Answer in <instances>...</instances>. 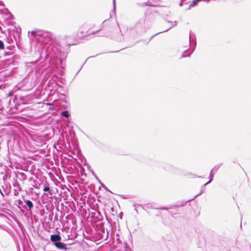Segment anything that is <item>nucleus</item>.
<instances>
[{
    "mask_svg": "<svg viewBox=\"0 0 251 251\" xmlns=\"http://www.w3.org/2000/svg\"><path fill=\"white\" fill-rule=\"evenodd\" d=\"M43 190L45 192L49 191L50 190V188L48 186H46L44 188Z\"/></svg>",
    "mask_w": 251,
    "mask_h": 251,
    "instance_id": "17",
    "label": "nucleus"
},
{
    "mask_svg": "<svg viewBox=\"0 0 251 251\" xmlns=\"http://www.w3.org/2000/svg\"><path fill=\"white\" fill-rule=\"evenodd\" d=\"M205 186H204V188H201V193H200V194H199L197 195L194 197V198H195L196 197H197L198 196H199V195L201 194L203 192L204 190H205Z\"/></svg>",
    "mask_w": 251,
    "mask_h": 251,
    "instance_id": "19",
    "label": "nucleus"
},
{
    "mask_svg": "<svg viewBox=\"0 0 251 251\" xmlns=\"http://www.w3.org/2000/svg\"><path fill=\"white\" fill-rule=\"evenodd\" d=\"M185 56H185V55H182V57H185Z\"/></svg>",
    "mask_w": 251,
    "mask_h": 251,
    "instance_id": "28",
    "label": "nucleus"
},
{
    "mask_svg": "<svg viewBox=\"0 0 251 251\" xmlns=\"http://www.w3.org/2000/svg\"><path fill=\"white\" fill-rule=\"evenodd\" d=\"M214 174H213V173L210 172V175H209V181L208 182H206L205 184H204L202 186V188H204L205 186H206L208 184L210 183L212 181L213 177H214Z\"/></svg>",
    "mask_w": 251,
    "mask_h": 251,
    "instance_id": "8",
    "label": "nucleus"
},
{
    "mask_svg": "<svg viewBox=\"0 0 251 251\" xmlns=\"http://www.w3.org/2000/svg\"><path fill=\"white\" fill-rule=\"evenodd\" d=\"M61 239V236L58 234H52L50 236V240L53 242H58Z\"/></svg>",
    "mask_w": 251,
    "mask_h": 251,
    "instance_id": "5",
    "label": "nucleus"
},
{
    "mask_svg": "<svg viewBox=\"0 0 251 251\" xmlns=\"http://www.w3.org/2000/svg\"><path fill=\"white\" fill-rule=\"evenodd\" d=\"M19 178L22 180H25L26 179V176L24 173H19Z\"/></svg>",
    "mask_w": 251,
    "mask_h": 251,
    "instance_id": "11",
    "label": "nucleus"
},
{
    "mask_svg": "<svg viewBox=\"0 0 251 251\" xmlns=\"http://www.w3.org/2000/svg\"><path fill=\"white\" fill-rule=\"evenodd\" d=\"M22 207L24 208H26V205H22Z\"/></svg>",
    "mask_w": 251,
    "mask_h": 251,
    "instance_id": "25",
    "label": "nucleus"
},
{
    "mask_svg": "<svg viewBox=\"0 0 251 251\" xmlns=\"http://www.w3.org/2000/svg\"><path fill=\"white\" fill-rule=\"evenodd\" d=\"M194 199V198H193V199H191V200H189L188 201H191L193 200Z\"/></svg>",
    "mask_w": 251,
    "mask_h": 251,
    "instance_id": "29",
    "label": "nucleus"
},
{
    "mask_svg": "<svg viewBox=\"0 0 251 251\" xmlns=\"http://www.w3.org/2000/svg\"><path fill=\"white\" fill-rule=\"evenodd\" d=\"M54 245L58 249L64 250H67V248L65 246V244L63 242H55Z\"/></svg>",
    "mask_w": 251,
    "mask_h": 251,
    "instance_id": "3",
    "label": "nucleus"
},
{
    "mask_svg": "<svg viewBox=\"0 0 251 251\" xmlns=\"http://www.w3.org/2000/svg\"><path fill=\"white\" fill-rule=\"evenodd\" d=\"M26 205L28 206L29 210L30 211L33 207V204L30 200H26L25 201Z\"/></svg>",
    "mask_w": 251,
    "mask_h": 251,
    "instance_id": "7",
    "label": "nucleus"
},
{
    "mask_svg": "<svg viewBox=\"0 0 251 251\" xmlns=\"http://www.w3.org/2000/svg\"><path fill=\"white\" fill-rule=\"evenodd\" d=\"M16 202H17L18 205H19V206L23 204V201L21 200H18L16 201Z\"/></svg>",
    "mask_w": 251,
    "mask_h": 251,
    "instance_id": "16",
    "label": "nucleus"
},
{
    "mask_svg": "<svg viewBox=\"0 0 251 251\" xmlns=\"http://www.w3.org/2000/svg\"><path fill=\"white\" fill-rule=\"evenodd\" d=\"M166 22L168 23H169V24H172V25L168 28L167 29V30L164 31H162V32H166V31H168L169 29H171L172 28L175 27V26H176L177 25V22L176 21H175L174 22H172V21H169V20H167ZM160 33H162V32H158V33H157L156 34H159Z\"/></svg>",
    "mask_w": 251,
    "mask_h": 251,
    "instance_id": "6",
    "label": "nucleus"
},
{
    "mask_svg": "<svg viewBox=\"0 0 251 251\" xmlns=\"http://www.w3.org/2000/svg\"><path fill=\"white\" fill-rule=\"evenodd\" d=\"M205 186H204V188H201V193H200V194H199L197 195L194 197V198H195L196 197H197L198 196H199V195L201 194L203 192L204 190H205Z\"/></svg>",
    "mask_w": 251,
    "mask_h": 251,
    "instance_id": "18",
    "label": "nucleus"
},
{
    "mask_svg": "<svg viewBox=\"0 0 251 251\" xmlns=\"http://www.w3.org/2000/svg\"><path fill=\"white\" fill-rule=\"evenodd\" d=\"M0 192L2 194L1 192V190H0Z\"/></svg>",
    "mask_w": 251,
    "mask_h": 251,
    "instance_id": "32",
    "label": "nucleus"
},
{
    "mask_svg": "<svg viewBox=\"0 0 251 251\" xmlns=\"http://www.w3.org/2000/svg\"><path fill=\"white\" fill-rule=\"evenodd\" d=\"M191 31L190 32V35H189V43L190 44L191 42H194V45H195V46H196V40H191L190 38H191Z\"/></svg>",
    "mask_w": 251,
    "mask_h": 251,
    "instance_id": "13",
    "label": "nucleus"
},
{
    "mask_svg": "<svg viewBox=\"0 0 251 251\" xmlns=\"http://www.w3.org/2000/svg\"><path fill=\"white\" fill-rule=\"evenodd\" d=\"M4 48V46L3 42L0 40V50H3Z\"/></svg>",
    "mask_w": 251,
    "mask_h": 251,
    "instance_id": "14",
    "label": "nucleus"
},
{
    "mask_svg": "<svg viewBox=\"0 0 251 251\" xmlns=\"http://www.w3.org/2000/svg\"><path fill=\"white\" fill-rule=\"evenodd\" d=\"M61 115L64 116L66 118H68L70 116L68 111L67 110L62 112Z\"/></svg>",
    "mask_w": 251,
    "mask_h": 251,
    "instance_id": "12",
    "label": "nucleus"
},
{
    "mask_svg": "<svg viewBox=\"0 0 251 251\" xmlns=\"http://www.w3.org/2000/svg\"><path fill=\"white\" fill-rule=\"evenodd\" d=\"M103 234H104L105 235V236L103 235V238L105 237V240L107 239V237H108V232L107 231L106 233H105V232L103 231Z\"/></svg>",
    "mask_w": 251,
    "mask_h": 251,
    "instance_id": "21",
    "label": "nucleus"
},
{
    "mask_svg": "<svg viewBox=\"0 0 251 251\" xmlns=\"http://www.w3.org/2000/svg\"><path fill=\"white\" fill-rule=\"evenodd\" d=\"M103 187L105 189H106V187L104 186V185H103Z\"/></svg>",
    "mask_w": 251,
    "mask_h": 251,
    "instance_id": "31",
    "label": "nucleus"
},
{
    "mask_svg": "<svg viewBox=\"0 0 251 251\" xmlns=\"http://www.w3.org/2000/svg\"><path fill=\"white\" fill-rule=\"evenodd\" d=\"M113 11H115V9H116V2H115V0H113Z\"/></svg>",
    "mask_w": 251,
    "mask_h": 251,
    "instance_id": "20",
    "label": "nucleus"
},
{
    "mask_svg": "<svg viewBox=\"0 0 251 251\" xmlns=\"http://www.w3.org/2000/svg\"><path fill=\"white\" fill-rule=\"evenodd\" d=\"M51 50L52 51L51 54V57L58 58L61 65L62 66L63 58L66 57V54L62 50L61 47L60 46L52 47ZM61 67L62 68V66H61Z\"/></svg>",
    "mask_w": 251,
    "mask_h": 251,
    "instance_id": "1",
    "label": "nucleus"
},
{
    "mask_svg": "<svg viewBox=\"0 0 251 251\" xmlns=\"http://www.w3.org/2000/svg\"><path fill=\"white\" fill-rule=\"evenodd\" d=\"M133 206L135 207V210H136L137 212V209L136 207V204H134Z\"/></svg>",
    "mask_w": 251,
    "mask_h": 251,
    "instance_id": "24",
    "label": "nucleus"
},
{
    "mask_svg": "<svg viewBox=\"0 0 251 251\" xmlns=\"http://www.w3.org/2000/svg\"><path fill=\"white\" fill-rule=\"evenodd\" d=\"M200 1L199 0H194L189 5L188 9H191V7H194L197 5L198 2Z\"/></svg>",
    "mask_w": 251,
    "mask_h": 251,
    "instance_id": "9",
    "label": "nucleus"
},
{
    "mask_svg": "<svg viewBox=\"0 0 251 251\" xmlns=\"http://www.w3.org/2000/svg\"><path fill=\"white\" fill-rule=\"evenodd\" d=\"M164 169L168 172H170L173 173H176V168L170 164H166L164 166Z\"/></svg>",
    "mask_w": 251,
    "mask_h": 251,
    "instance_id": "4",
    "label": "nucleus"
},
{
    "mask_svg": "<svg viewBox=\"0 0 251 251\" xmlns=\"http://www.w3.org/2000/svg\"><path fill=\"white\" fill-rule=\"evenodd\" d=\"M97 32H98V31H97L96 32V33H97ZM93 34H94V33H95V32H93Z\"/></svg>",
    "mask_w": 251,
    "mask_h": 251,
    "instance_id": "30",
    "label": "nucleus"
},
{
    "mask_svg": "<svg viewBox=\"0 0 251 251\" xmlns=\"http://www.w3.org/2000/svg\"><path fill=\"white\" fill-rule=\"evenodd\" d=\"M13 193H14V196H18V195H19V192H18V190H16V189H15V190H14V192H13Z\"/></svg>",
    "mask_w": 251,
    "mask_h": 251,
    "instance_id": "22",
    "label": "nucleus"
},
{
    "mask_svg": "<svg viewBox=\"0 0 251 251\" xmlns=\"http://www.w3.org/2000/svg\"><path fill=\"white\" fill-rule=\"evenodd\" d=\"M179 5H180V6H182V2H180V3H179Z\"/></svg>",
    "mask_w": 251,
    "mask_h": 251,
    "instance_id": "26",
    "label": "nucleus"
},
{
    "mask_svg": "<svg viewBox=\"0 0 251 251\" xmlns=\"http://www.w3.org/2000/svg\"><path fill=\"white\" fill-rule=\"evenodd\" d=\"M2 1H0V5H2Z\"/></svg>",
    "mask_w": 251,
    "mask_h": 251,
    "instance_id": "27",
    "label": "nucleus"
},
{
    "mask_svg": "<svg viewBox=\"0 0 251 251\" xmlns=\"http://www.w3.org/2000/svg\"><path fill=\"white\" fill-rule=\"evenodd\" d=\"M37 36L42 38H45V40L43 41V42H48L49 39L51 38V33L45 31H40L37 32Z\"/></svg>",
    "mask_w": 251,
    "mask_h": 251,
    "instance_id": "2",
    "label": "nucleus"
},
{
    "mask_svg": "<svg viewBox=\"0 0 251 251\" xmlns=\"http://www.w3.org/2000/svg\"><path fill=\"white\" fill-rule=\"evenodd\" d=\"M31 34L32 35H36V36H37V32H36L35 31H31Z\"/></svg>",
    "mask_w": 251,
    "mask_h": 251,
    "instance_id": "23",
    "label": "nucleus"
},
{
    "mask_svg": "<svg viewBox=\"0 0 251 251\" xmlns=\"http://www.w3.org/2000/svg\"><path fill=\"white\" fill-rule=\"evenodd\" d=\"M221 165L220 164L215 165L211 171V172L215 174L218 171Z\"/></svg>",
    "mask_w": 251,
    "mask_h": 251,
    "instance_id": "10",
    "label": "nucleus"
},
{
    "mask_svg": "<svg viewBox=\"0 0 251 251\" xmlns=\"http://www.w3.org/2000/svg\"><path fill=\"white\" fill-rule=\"evenodd\" d=\"M173 206H172L171 207H171H172ZM174 207H176V206H177V205H174ZM169 208H170V207H162L159 208V209H162V210H168V209H169Z\"/></svg>",
    "mask_w": 251,
    "mask_h": 251,
    "instance_id": "15",
    "label": "nucleus"
}]
</instances>
